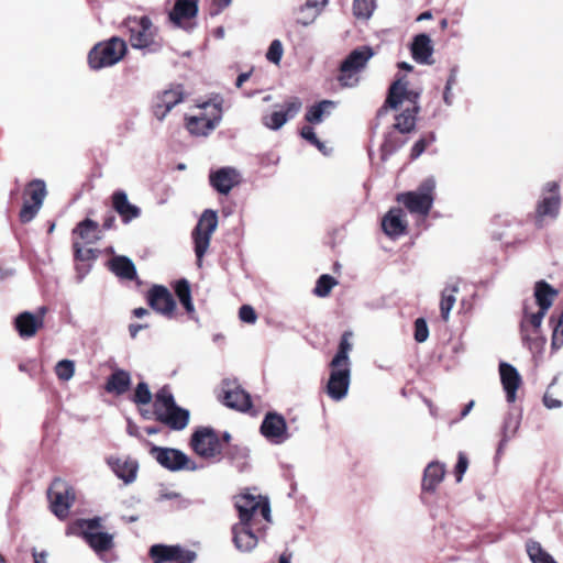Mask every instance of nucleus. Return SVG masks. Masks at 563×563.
Masks as SVG:
<instances>
[{
  "instance_id": "obj_54",
  "label": "nucleus",
  "mask_w": 563,
  "mask_h": 563,
  "mask_svg": "<svg viewBox=\"0 0 563 563\" xmlns=\"http://www.w3.org/2000/svg\"><path fill=\"white\" fill-rule=\"evenodd\" d=\"M75 260L79 262H89L96 258V252L93 249H86L81 246L78 241L73 243Z\"/></svg>"
},
{
  "instance_id": "obj_36",
  "label": "nucleus",
  "mask_w": 563,
  "mask_h": 563,
  "mask_svg": "<svg viewBox=\"0 0 563 563\" xmlns=\"http://www.w3.org/2000/svg\"><path fill=\"white\" fill-rule=\"evenodd\" d=\"M459 292V285H448L441 292L440 312L443 321H449L451 310L456 302V294Z\"/></svg>"
},
{
  "instance_id": "obj_52",
  "label": "nucleus",
  "mask_w": 563,
  "mask_h": 563,
  "mask_svg": "<svg viewBox=\"0 0 563 563\" xmlns=\"http://www.w3.org/2000/svg\"><path fill=\"white\" fill-rule=\"evenodd\" d=\"M55 373L60 380L67 382L75 374V363L70 360H62L56 364Z\"/></svg>"
},
{
  "instance_id": "obj_42",
  "label": "nucleus",
  "mask_w": 563,
  "mask_h": 563,
  "mask_svg": "<svg viewBox=\"0 0 563 563\" xmlns=\"http://www.w3.org/2000/svg\"><path fill=\"white\" fill-rule=\"evenodd\" d=\"M527 553L532 563H558L537 541H529L527 543Z\"/></svg>"
},
{
  "instance_id": "obj_33",
  "label": "nucleus",
  "mask_w": 563,
  "mask_h": 563,
  "mask_svg": "<svg viewBox=\"0 0 563 563\" xmlns=\"http://www.w3.org/2000/svg\"><path fill=\"white\" fill-rule=\"evenodd\" d=\"M73 234L78 235L86 244H93L100 240L99 224L87 218L74 228Z\"/></svg>"
},
{
  "instance_id": "obj_37",
  "label": "nucleus",
  "mask_w": 563,
  "mask_h": 563,
  "mask_svg": "<svg viewBox=\"0 0 563 563\" xmlns=\"http://www.w3.org/2000/svg\"><path fill=\"white\" fill-rule=\"evenodd\" d=\"M420 111V107L407 108L401 113L396 115V122L394 124L395 130L405 134L410 133L416 128V117Z\"/></svg>"
},
{
  "instance_id": "obj_62",
  "label": "nucleus",
  "mask_w": 563,
  "mask_h": 563,
  "mask_svg": "<svg viewBox=\"0 0 563 563\" xmlns=\"http://www.w3.org/2000/svg\"><path fill=\"white\" fill-rule=\"evenodd\" d=\"M300 135L312 145H314L319 140L313 128L310 125H303L300 130Z\"/></svg>"
},
{
  "instance_id": "obj_18",
  "label": "nucleus",
  "mask_w": 563,
  "mask_h": 563,
  "mask_svg": "<svg viewBox=\"0 0 563 563\" xmlns=\"http://www.w3.org/2000/svg\"><path fill=\"white\" fill-rule=\"evenodd\" d=\"M184 100V90L180 85L172 86L168 89L159 92L153 103V113L155 118L159 121H163L169 111L183 102Z\"/></svg>"
},
{
  "instance_id": "obj_16",
  "label": "nucleus",
  "mask_w": 563,
  "mask_h": 563,
  "mask_svg": "<svg viewBox=\"0 0 563 563\" xmlns=\"http://www.w3.org/2000/svg\"><path fill=\"white\" fill-rule=\"evenodd\" d=\"M260 430L262 435L272 444H283L290 438L285 418L277 412H267Z\"/></svg>"
},
{
  "instance_id": "obj_10",
  "label": "nucleus",
  "mask_w": 563,
  "mask_h": 563,
  "mask_svg": "<svg viewBox=\"0 0 563 563\" xmlns=\"http://www.w3.org/2000/svg\"><path fill=\"white\" fill-rule=\"evenodd\" d=\"M192 450L203 459H213L222 451L221 441L210 427H201L197 429L190 440Z\"/></svg>"
},
{
  "instance_id": "obj_51",
  "label": "nucleus",
  "mask_w": 563,
  "mask_h": 563,
  "mask_svg": "<svg viewBox=\"0 0 563 563\" xmlns=\"http://www.w3.org/2000/svg\"><path fill=\"white\" fill-rule=\"evenodd\" d=\"M153 399V395L150 390L147 383L140 382L134 390L132 401L137 406L148 405Z\"/></svg>"
},
{
  "instance_id": "obj_41",
  "label": "nucleus",
  "mask_w": 563,
  "mask_h": 563,
  "mask_svg": "<svg viewBox=\"0 0 563 563\" xmlns=\"http://www.w3.org/2000/svg\"><path fill=\"white\" fill-rule=\"evenodd\" d=\"M547 312L548 311H543L542 309H539L538 312L529 313L528 307L525 306L523 318L520 323V330H523V325H526V328H529L530 330H532L533 333L538 334V332L540 331L543 318Z\"/></svg>"
},
{
  "instance_id": "obj_6",
  "label": "nucleus",
  "mask_w": 563,
  "mask_h": 563,
  "mask_svg": "<svg viewBox=\"0 0 563 563\" xmlns=\"http://www.w3.org/2000/svg\"><path fill=\"white\" fill-rule=\"evenodd\" d=\"M221 103L220 98L203 102L200 106L203 112L187 119L186 126L190 134L206 136L212 132L222 119Z\"/></svg>"
},
{
  "instance_id": "obj_31",
  "label": "nucleus",
  "mask_w": 563,
  "mask_h": 563,
  "mask_svg": "<svg viewBox=\"0 0 563 563\" xmlns=\"http://www.w3.org/2000/svg\"><path fill=\"white\" fill-rule=\"evenodd\" d=\"M109 269L119 278L133 280L136 278V267L133 261L124 255H115L109 261Z\"/></svg>"
},
{
  "instance_id": "obj_45",
  "label": "nucleus",
  "mask_w": 563,
  "mask_h": 563,
  "mask_svg": "<svg viewBox=\"0 0 563 563\" xmlns=\"http://www.w3.org/2000/svg\"><path fill=\"white\" fill-rule=\"evenodd\" d=\"M296 22L302 26L311 25L317 18L321 14L318 9L311 8L303 3L296 10Z\"/></svg>"
},
{
  "instance_id": "obj_61",
  "label": "nucleus",
  "mask_w": 563,
  "mask_h": 563,
  "mask_svg": "<svg viewBox=\"0 0 563 563\" xmlns=\"http://www.w3.org/2000/svg\"><path fill=\"white\" fill-rule=\"evenodd\" d=\"M100 526H101V519L98 518V517L92 518V519H88V520H84V522L81 523L82 537L85 538V533L87 531L100 532L98 530L100 528Z\"/></svg>"
},
{
  "instance_id": "obj_40",
  "label": "nucleus",
  "mask_w": 563,
  "mask_h": 563,
  "mask_svg": "<svg viewBox=\"0 0 563 563\" xmlns=\"http://www.w3.org/2000/svg\"><path fill=\"white\" fill-rule=\"evenodd\" d=\"M174 289H175L176 296L178 297L180 303L184 306L186 311L188 313L194 312L195 307H194V303L191 300V289H190L189 282L185 278L179 279L178 282H176Z\"/></svg>"
},
{
  "instance_id": "obj_7",
  "label": "nucleus",
  "mask_w": 563,
  "mask_h": 563,
  "mask_svg": "<svg viewBox=\"0 0 563 563\" xmlns=\"http://www.w3.org/2000/svg\"><path fill=\"white\" fill-rule=\"evenodd\" d=\"M51 511L60 520L69 515L76 494L74 487L62 478H55L47 489Z\"/></svg>"
},
{
  "instance_id": "obj_49",
  "label": "nucleus",
  "mask_w": 563,
  "mask_h": 563,
  "mask_svg": "<svg viewBox=\"0 0 563 563\" xmlns=\"http://www.w3.org/2000/svg\"><path fill=\"white\" fill-rule=\"evenodd\" d=\"M335 285L336 280L332 276L328 274L321 275L316 283L313 294L318 297L324 298L330 294L331 289Z\"/></svg>"
},
{
  "instance_id": "obj_1",
  "label": "nucleus",
  "mask_w": 563,
  "mask_h": 563,
  "mask_svg": "<svg viewBox=\"0 0 563 563\" xmlns=\"http://www.w3.org/2000/svg\"><path fill=\"white\" fill-rule=\"evenodd\" d=\"M189 410L179 407L167 386L155 394V419L173 431H181L189 423Z\"/></svg>"
},
{
  "instance_id": "obj_58",
  "label": "nucleus",
  "mask_w": 563,
  "mask_h": 563,
  "mask_svg": "<svg viewBox=\"0 0 563 563\" xmlns=\"http://www.w3.org/2000/svg\"><path fill=\"white\" fill-rule=\"evenodd\" d=\"M302 107V102L299 98L292 97L285 102V111L287 113L288 120L295 118Z\"/></svg>"
},
{
  "instance_id": "obj_21",
  "label": "nucleus",
  "mask_w": 563,
  "mask_h": 563,
  "mask_svg": "<svg viewBox=\"0 0 563 563\" xmlns=\"http://www.w3.org/2000/svg\"><path fill=\"white\" fill-rule=\"evenodd\" d=\"M223 402L229 408L246 411L251 408V397L250 395L242 389L240 386L231 384L229 382H223Z\"/></svg>"
},
{
  "instance_id": "obj_23",
  "label": "nucleus",
  "mask_w": 563,
  "mask_h": 563,
  "mask_svg": "<svg viewBox=\"0 0 563 563\" xmlns=\"http://www.w3.org/2000/svg\"><path fill=\"white\" fill-rule=\"evenodd\" d=\"M113 210L121 217L123 223L128 224L141 216V209L131 203L124 190H115L111 196Z\"/></svg>"
},
{
  "instance_id": "obj_2",
  "label": "nucleus",
  "mask_w": 563,
  "mask_h": 563,
  "mask_svg": "<svg viewBox=\"0 0 563 563\" xmlns=\"http://www.w3.org/2000/svg\"><path fill=\"white\" fill-rule=\"evenodd\" d=\"M435 186L434 177H428L416 190L399 194L397 201L401 202L410 213L427 217L434 203Z\"/></svg>"
},
{
  "instance_id": "obj_59",
  "label": "nucleus",
  "mask_w": 563,
  "mask_h": 563,
  "mask_svg": "<svg viewBox=\"0 0 563 563\" xmlns=\"http://www.w3.org/2000/svg\"><path fill=\"white\" fill-rule=\"evenodd\" d=\"M467 467H468V460L463 452H460L459 457H457V463H456L455 470H454L457 483H460L462 481L463 475L466 472Z\"/></svg>"
},
{
  "instance_id": "obj_63",
  "label": "nucleus",
  "mask_w": 563,
  "mask_h": 563,
  "mask_svg": "<svg viewBox=\"0 0 563 563\" xmlns=\"http://www.w3.org/2000/svg\"><path fill=\"white\" fill-rule=\"evenodd\" d=\"M543 405L548 409H558L562 407V401L554 398L552 395H550L548 391L543 396Z\"/></svg>"
},
{
  "instance_id": "obj_14",
  "label": "nucleus",
  "mask_w": 563,
  "mask_h": 563,
  "mask_svg": "<svg viewBox=\"0 0 563 563\" xmlns=\"http://www.w3.org/2000/svg\"><path fill=\"white\" fill-rule=\"evenodd\" d=\"M148 554L153 560V563H192L197 559V553L195 551L185 549L179 544H154L150 548Z\"/></svg>"
},
{
  "instance_id": "obj_56",
  "label": "nucleus",
  "mask_w": 563,
  "mask_h": 563,
  "mask_svg": "<svg viewBox=\"0 0 563 563\" xmlns=\"http://www.w3.org/2000/svg\"><path fill=\"white\" fill-rule=\"evenodd\" d=\"M40 209H41V206H37L30 201H25L23 203V207L19 214L21 222L27 223V222L32 221L35 218V216L38 213Z\"/></svg>"
},
{
  "instance_id": "obj_17",
  "label": "nucleus",
  "mask_w": 563,
  "mask_h": 563,
  "mask_svg": "<svg viewBox=\"0 0 563 563\" xmlns=\"http://www.w3.org/2000/svg\"><path fill=\"white\" fill-rule=\"evenodd\" d=\"M148 306L159 314L170 318L176 309V301L163 285H154L147 291Z\"/></svg>"
},
{
  "instance_id": "obj_5",
  "label": "nucleus",
  "mask_w": 563,
  "mask_h": 563,
  "mask_svg": "<svg viewBox=\"0 0 563 563\" xmlns=\"http://www.w3.org/2000/svg\"><path fill=\"white\" fill-rule=\"evenodd\" d=\"M561 195L558 181H548L541 188L540 198L536 206L534 224L542 229L548 221H554L560 213Z\"/></svg>"
},
{
  "instance_id": "obj_20",
  "label": "nucleus",
  "mask_w": 563,
  "mask_h": 563,
  "mask_svg": "<svg viewBox=\"0 0 563 563\" xmlns=\"http://www.w3.org/2000/svg\"><path fill=\"white\" fill-rule=\"evenodd\" d=\"M209 181L217 192L228 195L240 183V174L233 167H221L210 173Z\"/></svg>"
},
{
  "instance_id": "obj_29",
  "label": "nucleus",
  "mask_w": 563,
  "mask_h": 563,
  "mask_svg": "<svg viewBox=\"0 0 563 563\" xmlns=\"http://www.w3.org/2000/svg\"><path fill=\"white\" fill-rule=\"evenodd\" d=\"M198 10V0H176L169 12V20L180 26L183 21L195 18Z\"/></svg>"
},
{
  "instance_id": "obj_28",
  "label": "nucleus",
  "mask_w": 563,
  "mask_h": 563,
  "mask_svg": "<svg viewBox=\"0 0 563 563\" xmlns=\"http://www.w3.org/2000/svg\"><path fill=\"white\" fill-rule=\"evenodd\" d=\"M85 541L96 552V554L104 562L109 563L111 560L104 558V553L113 547V536L108 532H90L85 533Z\"/></svg>"
},
{
  "instance_id": "obj_3",
  "label": "nucleus",
  "mask_w": 563,
  "mask_h": 563,
  "mask_svg": "<svg viewBox=\"0 0 563 563\" xmlns=\"http://www.w3.org/2000/svg\"><path fill=\"white\" fill-rule=\"evenodd\" d=\"M374 56L371 46L363 45L353 49L341 63L336 77L342 87L352 88L358 85L360 74L365 69L368 60Z\"/></svg>"
},
{
  "instance_id": "obj_15",
  "label": "nucleus",
  "mask_w": 563,
  "mask_h": 563,
  "mask_svg": "<svg viewBox=\"0 0 563 563\" xmlns=\"http://www.w3.org/2000/svg\"><path fill=\"white\" fill-rule=\"evenodd\" d=\"M421 96V91L410 90L408 88V81L405 80L404 77H399L396 79L388 89V96L386 98L384 107L378 111V114H382L385 111V108L389 107L394 110L398 109V107L405 101H409L412 107H420L419 99Z\"/></svg>"
},
{
  "instance_id": "obj_44",
  "label": "nucleus",
  "mask_w": 563,
  "mask_h": 563,
  "mask_svg": "<svg viewBox=\"0 0 563 563\" xmlns=\"http://www.w3.org/2000/svg\"><path fill=\"white\" fill-rule=\"evenodd\" d=\"M550 321L553 323L551 349L555 352L563 346V309L558 318L552 316Z\"/></svg>"
},
{
  "instance_id": "obj_34",
  "label": "nucleus",
  "mask_w": 563,
  "mask_h": 563,
  "mask_svg": "<svg viewBox=\"0 0 563 563\" xmlns=\"http://www.w3.org/2000/svg\"><path fill=\"white\" fill-rule=\"evenodd\" d=\"M336 103L331 100H322L313 106H311L306 114L305 119L310 124H319L323 121L324 117L330 115L331 111L334 110Z\"/></svg>"
},
{
  "instance_id": "obj_50",
  "label": "nucleus",
  "mask_w": 563,
  "mask_h": 563,
  "mask_svg": "<svg viewBox=\"0 0 563 563\" xmlns=\"http://www.w3.org/2000/svg\"><path fill=\"white\" fill-rule=\"evenodd\" d=\"M29 194L32 200V203L37 206L43 205V201L46 196V186L45 183L41 179H35L29 185Z\"/></svg>"
},
{
  "instance_id": "obj_12",
  "label": "nucleus",
  "mask_w": 563,
  "mask_h": 563,
  "mask_svg": "<svg viewBox=\"0 0 563 563\" xmlns=\"http://www.w3.org/2000/svg\"><path fill=\"white\" fill-rule=\"evenodd\" d=\"M330 376L327 383V394L334 401H341L349 393L351 385L352 366L340 364L333 366L329 363Z\"/></svg>"
},
{
  "instance_id": "obj_60",
  "label": "nucleus",
  "mask_w": 563,
  "mask_h": 563,
  "mask_svg": "<svg viewBox=\"0 0 563 563\" xmlns=\"http://www.w3.org/2000/svg\"><path fill=\"white\" fill-rule=\"evenodd\" d=\"M239 317H240V319L243 322L250 323V324L255 323V321L257 319V316H256V312H255L254 308L252 306H249V305H243L240 308Z\"/></svg>"
},
{
  "instance_id": "obj_19",
  "label": "nucleus",
  "mask_w": 563,
  "mask_h": 563,
  "mask_svg": "<svg viewBox=\"0 0 563 563\" xmlns=\"http://www.w3.org/2000/svg\"><path fill=\"white\" fill-rule=\"evenodd\" d=\"M260 523L255 522H238L232 527L233 543L241 552H250L258 543L255 531L260 530Z\"/></svg>"
},
{
  "instance_id": "obj_53",
  "label": "nucleus",
  "mask_w": 563,
  "mask_h": 563,
  "mask_svg": "<svg viewBox=\"0 0 563 563\" xmlns=\"http://www.w3.org/2000/svg\"><path fill=\"white\" fill-rule=\"evenodd\" d=\"M433 142H435V134L433 132L429 133L426 137L419 139L411 148V159H417Z\"/></svg>"
},
{
  "instance_id": "obj_25",
  "label": "nucleus",
  "mask_w": 563,
  "mask_h": 563,
  "mask_svg": "<svg viewBox=\"0 0 563 563\" xmlns=\"http://www.w3.org/2000/svg\"><path fill=\"white\" fill-rule=\"evenodd\" d=\"M382 228L386 235L396 239L402 235L407 229L404 211L400 208H391L382 220Z\"/></svg>"
},
{
  "instance_id": "obj_39",
  "label": "nucleus",
  "mask_w": 563,
  "mask_h": 563,
  "mask_svg": "<svg viewBox=\"0 0 563 563\" xmlns=\"http://www.w3.org/2000/svg\"><path fill=\"white\" fill-rule=\"evenodd\" d=\"M351 336L352 333L347 331L342 334L338 351L331 360L333 366H338L340 364L352 366L350 358V352L352 351V343L350 342Z\"/></svg>"
},
{
  "instance_id": "obj_43",
  "label": "nucleus",
  "mask_w": 563,
  "mask_h": 563,
  "mask_svg": "<svg viewBox=\"0 0 563 563\" xmlns=\"http://www.w3.org/2000/svg\"><path fill=\"white\" fill-rule=\"evenodd\" d=\"M404 144L405 141L400 139L395 132L387 133L380 146L382 158L386 159L388 156L393 155L397 150L402 147Z\"/></svg>"
},
{
  "instance_id": "obj_26",
  "label": "nucleus",
  "mask_w": 563,
  "mask_h": 563,
  "mask_svg": "<svg viewBox=\"0 0 563 563\" xmlns=\"http://www.w3.org/2000/svg\"><path fill=\"white\" fill-rule=\"evenodd\" d=\"M14 327L22 339H30L43 327V320L30 311H23L15 317Z\"/></svg>"
},
{
  "instance_id": "obj_11",
  "label": "nucleus",
  "mask_w": 563,
  "mask_h": 563,
  "mask_svg": "<svg viewBox=\"0 0 563 563\" xmlns=\"http://www.w3.org/2000/svg\"><path fill=\"white\" fill-rule=\"evenodd\" d=\"M153 457L165 468L176 472L180 470L196 471L197 464L192 462L183 451L170 448L154 445L151 449Z\"/></svg>"
},
{
  "instance_id": "obj_38",
  "label": "nucleus",
  "mask_w": 563,
  "mask_h": 563,
  "mask_svg": "<svg viewBox=\"0 0 563 563\" xmlns=\"http://www.w3.org/2000/svg\"><path fill=\"white\" fill-rule=\"evenodd\" d=\"M520 333L523 345L529 349L532 354L542 353L547 340L541 335L540 331L536 334L532 330L523 325V330H520Z\"/></svg>"
},
{
  "instance_id": "obj_13",
  "label": "nucleus",
  "mask_w": 563,
  "mask_h": 563,
  "mask_svg": "<svg viewBox=\"0 0 563 563\" xmlns=\"http://www.w3.org/2000/svg\"><path fill=\"white\" fill-rule=\"evenodd\" d=\"M130 27V43L133 48L146 49L150 53L157 52L161 44L155 41L153 24L150 18L142 16Z\"/></svg>"
},
{
  "instance_id": "obj_55",
  "label": "nucleus",
  "mask_w": 563,
  "mask_h": 563,
  "mask_svg": "<svg viewBox=\"0 0 563 563\" xmlns=\"http://www.w3.org/2000/svg\"><path fill=\"white\" fill-rule=\"evenodd\" d=\"M284 53L283 44L279 40H274L269 44V47L266 53V58L273 64L278 65L282 60Z\"/></svg>"
},
{
  "instance_id": "obj_48",
  "label": "nucleus",
  "mask_w": 563,
  "mask_h": 563,
  "mask_svg": "<svg viewBox=\"0 0 563 563\" xmlns=\"http://www.w3.org/2000/svg\"><path fill=\"white\" fill-rule=\"evenodd\" d=\"M288 121L287 113L283 111H274L271 114H266L262 118V123L267 129L277 131Z\"/></svg>"
},
{
  "instance_id": "obj_27",
  "label": "nucleus",
  "mask_w": 563,
  "mask_h": 563,
  "mask_svg": "<svg viewBox=\"0 0 563 563\" xmlns=\"http://www.w3.org/2000/svg\"><path fill=\"white\" fill-rule=\"evenodd\" d=\"M108 464L114 474L125 484H131L136 479L139 464L132 459H108Z\"/></svg>"
},
{
  "instance_id": "obj_4",
  "label": "nucleus",
  "mask_w": 563,
  "mask_h": 563,
  "mask_svg": "<svg viewBox=\"0 0 563 563\" xmlns=\"http://www.w3.org/2000/svg\"><path fill=\"white\" fill-rule=\"evenodd\" d=\"M126 53L124 40L113 36L108 41L96 44L88 54L89 67L99 70L118 64Z\"/></svg>"
},
{
  "instance_id": "obj_46",
  "label": "nucleus",
  "mask_w": 563,
  "mask_h": 563,
  "mask_svg": "<svg viewBox=\"0 0 563 563\" xmlns=\"http://www.w3.org/2000/svg\"><path fill=\"white\" fill-rule=\"evenodd\" d=\"M375 10V0H354L353 14L358 20H368Z\"/></svg>"
},
{
  "instance_id": "obj_35",
  "label": "nucleus",
  "mask_w": 563,
  "mask_h": 563,
  "mask_svg": "<svg viewBox=\"0 0 563 563\" xmlns=\"http://www.w3.org/2000/svg\"><path fill=\"white\" fill-rule=\"evenodd\" d=\"M556 290L544 280H540L534 287V297L539 309L548 311L552 306Z\"/></svg>"
},
{
  "instance_id": "obj_64",
  "label": "nucleus",
  "mask_w": 563,
  "mask_h": 563,
  "mask_svg": "<svg viewBox=\"0 0 563 563\" xmlns=\"http://www.w3.org/2000/svg\"><path fill=\"white\" fill-rule=\"evenodd\" d=\"M32 556L34 560V563H47V556L48 553L46 551H36V549L32 550Z\"/></svg>"
},
{
  "instance_id": "obj_57",
  "label": "nucleus",
  "mask_w": 563,
  "mask_h": 563,
  "mask_svg": "<svg viewBox=\"0 0 563 563\" xmlns=\"http://www.w3.org/2000/svg\"><path fill=\"white\" fill-rule=\"evenodd\" d=\"M429 336V329L423 318H418L415 321V340L419 343L424 342Z\"/></svg>"
},
{
  "instance_id": "obj_24",
  "label": "nucleus",
  "mask_w": 563,
  "mask_h": 563,
  "mask_svg": "<svg viewBox=\"0 0 563 563\" xmlns=\"http://www.w3.org/2000/svg\"><path fill=\"white\" fill-rule=\"evenodd\" d=\"M411 56L412 58L421 65H432L434 60L432 59L433 55V44L431 37L421 33L413 37L411 46Z\"/></svg>"
},
{
  "instance_id": "obj_30",
  "label": "nucleus",
  "mask_w": 563,
  "mask_h": 563,
  "mask_svg": "<svg viewBox=\"0 0 563 563\" xmlns=\"http://www.w3.org/2000/svg\"><path fill=\"white\" fill-rule=\"evenodd\" d=\"M445 475V465L433 461L430 462L423 472L422 489L433 493Z\"/></svg>"
},
{
  "instance_id": "obj_8",
  "label": "nucleus",
  "mask_w": 563,
  "mask_h": 563,
  "mask_svg": "<svg viewBox=\"0 0 563 563\" xmlns=\"http://www.w3.org/2000/svg\"><path fill=\"white\" fill-rule=\"evenodd\" d=\"M217 227V212L211 209H207L202 212L196 228L192 231L195 254L199 267L202 265V258L209 249L211 236L216 231Z\"/></svg>"
},
{
  "instance_id": "obj_22",
  "label": "nucleus",
  "mask_w": 563,
  "mask_h": 563,
  "mask_svg": "<svg viewBox=\"0 0 563 563\" xmlns=\"http://www.w3.org/2000/svg\"><path fill=\"white\" fill-rule=\"evenodd\" d=\"M499 375L503 388L506 393L508 402H515L517 398V390L521 384V376L517 368L509 363L501 362L499 364Z\"/></svg>"
},
{
  "instance_id": "obj_32",
  "label": "nucleus",
  "mask_w": 563,
  "mask_h": 563,
  "mask_svg": "<svg viewBox=\"0 0 563 563\" xmlns=\"http://www.w3.org/2000/svg\"><path fill=\"white\" fill-rule=\"evenodd\" d=\"M131 386V375L124 369H115L107 379L106 390L115 395L125 394Z\"/></svg>"
},
{
  "instance_id": "obj_9",
  "label": "nucleus",
  "mask_w": 563,
  "mask_h": 563,
  "mask_svg": "<svg viewBox=\"0 0 563 563\" xmlns=\"http://www.w3.org/2000/svg\"><path fill=\"white\" fill-rule=\"evenodd\" d=\"M235 507L239 511V522H255L260 523L256 516L260 514L262 518L271 522V505L266 498L262 496H254L244 494L236 498Z\"/></svg>"
},
{
  "instance_id": "obj_47",
  "label": "nucleus",
  "mask_w": 563,
  "mask_h": 563,
  "mask_svg": "<svg viewBox=\"0 0 563 563\" xmlns=\"http://www.w3.org/2000/svg\"><path fill=\"white\" fill-rule=\"evenodd\" d=\"M519 424H520V421H519V418L512 413H508L505 418V421H504V427H503V439L500 441V444H499V451L501 450V446L508 442L509 439H511L518 428H519Z\"/></svg>"
}]
</instances>
